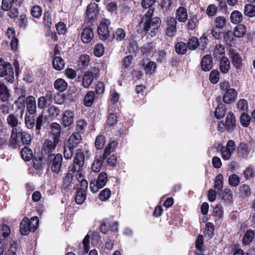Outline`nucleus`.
<instances>
[{
  "label": "nucleus",
  "instance_id": "f257e3e1",
  "mask_svg": "<svg viewBox=\"0 0 255 255\" xmlns=\"http://www.w3.org/2000/svg\"><path fill=\"white\" fill-rule=\"evenodd\" d=\"M25 103H26L27 112L30 114H34L36 112V99L33 96H29L25 99V95H22L16 101L15 103L18 107L19 108L21 105L23 108L20 112V119H21L23 116Z\"/></svg>",
  "mask_w": 255,
  "mask_h": 255
},
{
  "label": "nucleus",
  "instance_id": "f03ea898",
  "mask_svg": "<svg viewBox=\"0 0 255 255\" xmlns=\"http://www.w3.org/2000/svg\"><path fill=\"white\" fill-rule=\"evenodd\" d=\"M39 223L38 218L33 217L29 220L27 217H24L20 224V231L21 234L27 235L30 232H34Z\"/></svg>",
  "mask_w": 255,
  "mask_h": 255
},
{
  "label": "nucleus",
  "instance_id": "7ed1b4c3",
  "mask_svg": "<svg viewBox=\"0 0 255 255\" xmlns=\"http://www.w3.org/2000/svg\"><path fill=\"white\" fill-rule=\"evenodd\" d=\"M142 22L144 31L151 37H153L158 31L161 20L158 17H154L150 20H144Z\"/></svg>",
  "mask_w": 255,
  "mask_h": 255
},
{
  "label": "nucleus",
  "instance_id": "20e7f679",
  "mask_svg": "<svg viewBox=\"0 0 255 255\" xmlns=\"http://www.w3.org/2000/svg\"><path fill=\"white\" fill-rule=\"evenodd\" d=\"M48 164L52 172L58 174L61 170L63 156L61 154H51L48 157Z\"/></svg>",
  "mask_w": 255,
  "mask_h": 255
},
{
  "label": "nucleus",
  "instance_id": "39448f33",
  "mask_svg": "<svg viewBox=\"0 0 255 255\" xmlns=\"http://www.w3.org/2000/svg\"><path fill=\"white\" fill-rule=\"evenodd\" d=\"M0 77H5V80L12 83L14 80V72L11 65L0 59Z\"/></svg>",
  "mask_w": 255,
  "mask_h": 255
},
{
  "label": "nucleus",
  "instance_id": "423d86ee",
  "mask_svg": "<svg viewBox=\"0 0 255 255\" xmlns=\"http://www.w3.org/2000/svg\"><path fill=\"white\" fill-rule=\"evenodd\" d=\"M76 176L79 182H81V186L83 187L77 191L75 196V201L76 203L80 205L83 204L86 199V191L84 188H86L88 187V182L86 180L83 179L82 173H78Z\"/></svg>",
  "mask_w": 255,
  "mask_h": 255
},
{
  "label": "nucleus",
  "instance_id": "0eeeda50",
  "mask_svg": "<svg viewBox=\"0 0 255 255\" xmlns=\"http://www.w3.org/2000/svg\"><path fill=\"white\" fill-rule=\"evenodd\" d=\"M111 24L109 19H103L98 27V34L100 39L103 40H106L109 37V26Z\"/></svg>",
  "mask_w": 255,
  "mask_h": 255
},
{
  "label": "nucleus",
  "instance_id": "6e6552de",
  "mask_svg": "<svg viewBox=\"0 0 255 255\" xmlns=\"http://www.w3.org/2000/svg\"><path fill=\"white\" fill-rule=\"evenodd\" d=\"M230 57L234 67L238 72L241 71L243 67V59L237 50L231 48L229 50Z\"/></svg>",
  "mask_w": 255,
  "mask_h": 255
},
{
  "label": "nucleus",
  "instance_id": "1a4fd4ad",
  "mask_svg": "<svg viewBox=\"0 0 255 255\" xmlns=\"http://www.w3.org/2000/svg\"><path fill=\"white\" fill-rule=\"evenodd\" d=\"M1 8L4 11H9L8 15L11 18L18 15V10L14 6V0H2Z\"/></svg>",
  "mask_w": 255,
  "mask_h": 255
},
{
  "label": "nucleus",
  "instance_id": "9d476101",
  "mask_svg": "<svg viewBox=\"0 0 255 255\" xmlns=\"http://www.w3.org/2000/svg\"><path fill=\"white\" fill-rule=\"evenodd\" d=\"M75 117L74 112L70 110L65 111L62 116V123L64 127H68L71 126L73 122Z\"/></svg>",
  "mask_w": 255,
  "mask_h": 255
},
{
  "label": "nucleus",
  "instance_id": "9b49d317",
  "mask_svg": "<svg viewBox=\"0 0 255 255\" xmlns=\"http://www.w3.org/2000/svg\"><path fill=\"white\" fill-rule=\"evenodd\" d=\"M176 24L177 21L174 18H170L167 20L165 30L166 35L170 37L175 35L177 30Z\"/></svg>",
  "mask_w": 255,
  "mask_h": 255
},
{
  "label": "nucleus",
  "instance_id": "f8f14e48",
  "mask_svg": "<svg viewBox=\"0 0 255 255\" xmlns=\"http://www.w3.org/2000/svg\"><path fill=\"white\" fill-rule=\"evenodd\" d=\"M237 96V91L234 88H230L224 93L223 101L227 104L232 103L236 100Z\"/></svg>",
  "mask_w": 255,
  "mask_h": 255
},
{
  "label": "nucleus",
  "instance_id": "ddd939ff",
  "mask_svg": "<svg viewBox=\"0 0 255 255\" xmlns=\"http://www.w3.org/2000/svg\"><path fill=\"white\" fill-rule=\"evenodd\" d=\"M82 143V137L78 133H73L69 138L67 144L74 148L77 147Z\"/></svg>",
  "mask_w": 255,
  "mask_h": 255
},
{
  "label": "nucleus",
  "instance_id": "4468645a",
  "mask_svg": "<svg viewBox=\"0 0 255 255\" xmlns=\"http://www.w3.org/2000/svg\"><path fill=\"white\" fill-rule=\"evenodd\" d=\"M94 36V33L93 29L90 27H86L82 32L81 38L84 43H88L93 39Z\"/></svg>",
  "mask_w": 255,
  "mask_h": 255
},
{
  "label": "nucleus",
  "instance_id": "2eb2a0df",
  "mask_svg": "<svg viewBox=\"0 0 255 255\" xmlns=\"http://www.w3.org/2000/svg\"><path fill=\"white\" fill-rule=\"evenodd\" d=\"M99 12L98 4L96 3H91L87 8V16L88 18L91 20H94Z\"/></svg>",
  "mask_w": 255,
  "mask_h": 255
},
{
  "label": "nucleus",
  "instance_id": "dca6fc26",
  "mask_svg": "<svg viewBox=\"0 0 255 255\" xmlns=\"http://www.w3.org/2000/svg\"><path fill=\"white\" fill-rule=\"evenodd\" d=\"M212 57L211 55H205L201 62V67L202 70L209 71L212 68Z\"/></svg>",
  "mask_w": 255,
  "mask_h": 255
},
{
  "label": "nucleus",
  "instance_id": "f3484780",
  "mask_svg": "<svg viewBox=\"0 0 255 255\" xmlns=\"http://www.w3.org/2000/svg\"><path fill=\"white\" fill-rule=\"evenodd\" d=\"M50 132L54 136L55 142H59V137L61 131V126L57 123L54 122L51 124L50 126Z\"/></svg>",
  "mask_w": 255,
  "mask_h": 255
},
{
  "label": "nucleus",
  "instance_id": "a211bd4d",
  "mask_svg": "<svg viewBox=\"0 0 255 255\" xmlns=\"http://www.w3.org/2000/svg\"><path fill=\"white\" fill-rule=\"evenodd\" d=\"M7 124L12 128H17L18 125H21V122L18 119V116L14 114L8 115L6 118Z\"/></svg>",
  "mask_w": 255,
  "mask_h": 255
},
{
  "label": "nucleus",
  "instance_id": "6ab92c4d",
  "mask_svg": "<svg viewBox=\"0 0 255 255\" xmlns=\"http://www.w3.org/2000/svg\"><path fill=\"white\" fill-rule=\"evenodd\" d=\"M225 124L228 131H231L234 129L236 127V120L232 113H229L227 115Z\"/></svg>",
  "mask_w": 255,
  "mask_h": 255
},
{
  "label": "nucleus",
  "instance_id": "aec40b11",
  "mask_svg": "<svg viewBox=\"0 0 255 255\" xmlns=\"http://www.w3.org/2000/svg\"><path fill=\"white\" fill-rule=\"evenodd\" d=\"M231 22L233 24H239L243 20V15L239 10H234L231 12L230 16Z\"/></svg>",
  "mask_w": 255,
  "mask_h": 255
},
{
  "label": "nucleus",
  "instance_id": "412c9836",
  "mask_svg": "<svg viewBox=\"0 0 255 255\" xmlns=\"http://www.w3.org/2000/svg\"><path fill=\"white\" fill-rule=\"evenodd\" d=\"M94 79V75L90 71H87L85 73L83 78L82 84L85 88L90 87Z\"/></svg>",
  "mask_w": 255,
  "mask_h": 255
},
{
  "label": "nucleus",
  "instance_id": "4be33fe9",
  "mask_svg": "<svg viewBox=\"0 0 255 255\" xmlns=\"http://www.w3.org/2000/svg\"><path fill=\"white\" fill-rule=\"evenodd\" d=\"M176 19L180 22H185L187 19V13L185 8L179 7L176 12Z\"/></svg>",
  "mask_w": 255,
  "mask_h": 255
},
{
  "label": "nucleus",
  "instance_id": "5701e85b",
  "mask_svg": "<svg viewBox=\"0 0 255 255\" xmlns=\"http://www.w3.org/2000/svg\"><path fill=\"white\" fill-rule=\"evenodd\" d=\"M32 114L26 113L24 117V124L25 127L30 129L34 128L35 126V119Z\"/></svg>",
  "mask_w": 255,
  "mask_h": 255
},
{
  "label": "nucleus",
  "instance_id": "b1692460",
  "mask_svg": "<svg viewBox=\"0 0 255 255\" xmlns=\"http://www.w3.org/2000/svg\"><path fill=\"white\" fill-rule=\"evenodd\" d=\"M230 68V63L229 59L225 56L222 57L220 60V69L223 73H227Z\"/></svg>",
  "mask_w": 255,
  "mask_h": 255
},
{
  "label": "nucleus",
  "instance_id": "393cba45",
  "mask_svg": "<svg viewBox=\"0 0 255 255\" xmlns=\"http://www.w3.org/2000/svg\"><path fill=\"white\" fill-rule=\"evenodd\" d=\"M247 32V28L244 24H238L234 29L233 34L236 37H242Z\"/></svg>",
  "mask_w": 255,
  "mask_h": 255
},
{
  "label": "nucleus",
  "instance_id": "a878e982",
  "mask_svg": "<svg viewBox=\"0 0 255 255\" xmlns=\"http://www.w3.org/2000/svg\"><path fill=\"white\" fill-rule=\"evenodd\" d=\"M52 65L55 70L59 71L64 68L65 62L61 57L56 56L53 60Z\"/></svg>",
  "mask_w": 255,
  "mask_h": 255
},
{
  "label": "nucleus",
  "instance_id": "bb28decb",
  "mask_svg": "<svg viewBox=\"0 0 255 255\" xmlns=\"http://www.w3.org/2000/svg\"><path fill=\"white\" fill-rule=\"evenodd\" d=\"M55 88L59 92L65 91L68 86L67 82L63 79H57L54 82Z\"/></svg>",
  "mask_w": 255,
  "mask_h": 255
},
{
  "label": "nucleus",
  "instance_id": "cd10ccee",
  "mask_svg": "<svg viewBox=\"0 0 255 255\" xmlns=\"http://www.w3.org/2000/svg\"><path fill=\"white\" fill-rule=\"evenodd\" d=\"M84 160L85 155L83 152H81V150H79V151L76 152L74 157V163L77 165L79 167H81L84 165Z\"/></svg>",
  "mask_w": 255,
  "mask_h": 255
},
{
  "label": "nucleus",
  "instance_id": "c85d7f7f",
  "mask_svg": "<svg viewBox=\"0 0 255 255\" xmlns=\"http://www.w3.org/2000/svg\"><path fill=\"white\" fill-rule=\"evenodd\" d=\"M21 132H18L17 128H12L10 137V142L13 144H17L18 143V137L21 135Z\"/></svg>",
  "mask_w": 255,
  "mask_h": 255
},
{
  "label": "nucleus",
  "instance_id": "c756f323",
  "mask_svg": "<svg viewBox=\"0 0 255 255\" xmlns=\"http://www.w3.org/2000/svg\"><path fill=\"white\" fill-rule=\"evenodd\" d=\"M244 14L248 17H253L255 16V5L249 3L245 5Z\"/></svg>",
  "mask_w": 255,
  "mask_h": 255
},
{
  "label": "nucleus",
  "instance_id": "7c9ffc66",
  "mask_svg": "<svg viewBox=\"0 0 255 255\" xmlns=\"http://www.w3.org/2000/svg\"><path fill=\"white\" fill-rule=\"evenodd\" d=\"M95 99V94L93 91H89L86 94L84 99V104L86 107L92 105Z\"/></svg>",
  "mask_w": 255,
  "mask_h": 255
},
{
  "label": "nucleus",
  "instance_id": "2f4dec72",
  "mask_svg": "<svg viewBox=\"0 0 255 255\" xmlns=\"http://www.w3.org/2000/svg\"><path fill=\"white\" fill-rule=\"evenodd\" d=\"M87 122L84 119H79L76 121V130L79 134L83 133L87 127Z\"/></svg>",
  "mask_w": 255,
  "mask_h": 255
},
{
  "label": "nucleus",
  "instance_id": "473e14b6",
  "mask_svg": "<svg viewBox=\"0 0 255 255\" xmlns=\"http://www.w3.org/2000/svg\"><path fill=\"white\" fill-rule=\"evenodd\" d=\"M9 98V93L7 87L0 84V99L3 102L8 101Z\"/></svg>",
  "mask_w": 255,
  "mask_h": 255
},
{
  "label": "nucleus",
  "instance_id": "72a5a7b5",
  "mask_svg": "<svg viewBox=\"0 0 255 255\" xmlns=\"http://www.w3.org/2000/svg\"><path fill=\"white\" fill-rule=\"evenodd\" d=\"M254 236L255 233L253 230H248L245 234L242 239L243 244L244 245L249 244L252 241Z\"/></svg>",
  "mask_w": 255,
  "mask_h": 255
},
{
  "label": "nucleus",
  "instance_id": "f704fd0d",
  "mask_svg": "<svg viewBox=\"0 0 255 255\" xmlns=\"http://www.w3.org/2000/svg\"><path fill=\"white\" fill-rule=\"evenodd\" d=\"M22 158L25 161H29L33 157L32 150L28 147H24L21 151Z\"/></svg>",
  "mask_w": 255,
  "mask_h": 255
},
{
  "label": "nucleus",
  "instance_id": "c9c22d12",
  "mask_svg": "<svg viewBox=\"0 0 255 255\" xmlns=\"http://www.w3.org/2000/svg\"><path fill=\"white\" fill-rule=\"evenodd\" d=\"M103 161L100 156H96L92 165V170L94 172H98L100 171Z\"/></svg>",
  "mask_w": 255,
  "mask_h": 255
},
{
  "label": "nucleus",
  "instance_id": "e433bc0d",
  "mask_svg": "<svg viewBox=\"0 0 255 255\" xmlns=\"http://www.w3.org/2000/svg\"><path fill=\"white\" fill-rule=\"evenodd\" d=\"M223 176L220 174L216 177L214 187L218 191H221L223 187Z\"/></svg>",
  "mask_w": 255,
  "mask_h": 255
},
{
  "label": "nucleus",
  "instance_id": "4c0bfd02",
  "mask_svg": "<svg viewBox=\"0 0 255 255\" xmlns=\"http://www.w3.org/2000/svg\"><path fill=\"white\" fill-rule=\"evenodd\" d=\"M108 180V175L106 172H101L96 181L99 184V187L103 188L106 185Z\"/></svg>",
  "mask_w": 255,
  "mask_h": 255
},
{
  "label": "nucleus",
  "instance_id": "58836bf2",
  "mask_svg": "<svg viewBox=\"0 0 255 255\" xmlns=\"http://www.w3.org/2000/svg\"><path fill=\"white\" fill-rule=\"evenodd\" d=\"M126 37L125 30L121 28H118L114 34L113 38L117 41H121L124 40Z\"/></svg>",
  "mask_w": 255,
  "mask_h": 255
},
{
  "label": "nucleus",
  "instance_id": "ea45409f",
  "mask_svg": "<svg viewBox=\"0 0 255 255\" xmlns=\"http://www.w3.org/2000/svg\"><path fill=\"white\" fill-rule=\"evenodd\" d=\"M44 122V114L43 113L40 114L36 119L35 128L37 131V133L39 134L40 130L41 129V127L43 125Z\"/></svg>",
  "mask_w": 255,
  "mask_h": 255
},
{
  "label": "nucleus",
  "instance_id": "a19ab883",
  "mask_svg": "<svg viewBox=\"0 0 255 255\" xmlns=\"http://www.w3.org/2000/svg\"><path fill=\"white\" fill-rule=\"evenodd\" d=\"M198 44V39L196 37H192L189 39L187 46L190 50H193L197 48Z\"/></svg>",
  "mask_w": 255,
  "mask_h": 255
},
{
  "label": "nucleus",
  "instance_id": "79ce46f5",
  "mask_svg": "<svg viewBox=\"0 0 255 255\" xmlns=\"http://www.w3.org/2000/svg\"><path fill=\"white\" fill-rule=\"evenodd\" d=\"M187 46L184 42H178L175 46L176 52L180 54H184L186 52Z\"/></svg>",
  "mask_w": 255,
  "mask_h": 255
},
{
  "label": "nucleus",
  "instance_id": "37998d69",
  "mask_svg": "<svg viewBox=\"0 0 255 255\" xmlns=\"http://www.w3.org/2000/svg\"><path fill=\"white\" fill-rule=\"evenodd\" d=\"M240 181V177L236 174H232L229 177V183L231 186H237Z\"/></svg>",
  "mask_w": 255,
  "mask_h": 255
},
{
  "label": "nucleus",
  "instance_id": "c03bdc74",
  "mask_svg": "<svg viewBox=\"0 0 255 255\" xmlns=\"http://www.w3.org/2000/svg\"><path fill=\"white\" fill-rule=\"evenodd\" d=\"M105 49L104 46L102 44H97L95 46L94 53L97 57H101L104 53Z\"/></svg>",
  "mask_w": 255,
  "mask_h": 255
},
{
  "label": "nucleus",
  "instance_id": "a18cd8bd",
  "mask_svg": "<svg viewBox=\"0 0 255 255\" xmlns=\"http://www.w3.org/2000/svg\"><path fill=\"white\" fill-rule=\"evenodd\" d=\"M74 150V148L66 144L64 150V156L65 158L66 159H71L73 156Z\"/></svg>",
  "mask_w": 255,
  "mask_h": 255
},
{
  "label": "nucleus",
  "instance_id": "49530a36",
  "mask_svg": "<svg viewBox=\"0 0 255 255\" xmlns=\"http://www.w3.org/2000/svg\"><path fill=\"white\" fill-rule=\"evenodd\" d=\"M240 194L243 197H246L251 194V189L248 185L244 184L240 188Z\"/></svg>",
  "mask_w": 255,
  "mask_h": 255
},
{
  "label": "nucleus",
  "instance_id": "de8ad7c7",
  "mask_svg": "<svg viewBox=\"0 0 255 255\" xmlns=\"http://www.w3.org/2000/svg\"><path fill=\"white\" fill-rule=\"evenodd\" d=\"M105 143V138L102 135H100L97 136L95 140V146L98 149H100L104 147Z\"/></svg>",
  "mask_w": 255,
  "mask_h": 255
},
{
  "label": "nucleus",
  "instance_id": "09e8293b",
  "mask_svg": "<svg viewBox=\"0 0 255 255\" xmlns=\"http://www.w3.org/2000/svg\"><path fill=\"white\" fill-rule=\"evenodd\" d=\"M111 196V191L109 188H105L99 194V199L102 201H107Z\"/></svg>",
  "mask_w": 255,
  "mask_h": 255
},
{
  "label": "nucleus",
  "instance_id": "8fccbe9b",
  "mask_svg": "<svg viewBox=\"0 0 255 255\" xmlns=\"http://www.w3.org/2000/svg\"><path fill=\"white\" fill-rule=\"evenodd\" d=\"M156 68V64L154 61L149 62L145 67L146 74H152L154 73Z\"/></svg>",
  "mask_w": 255,
  "mask_h": 255
},
{
  "label": "nucleus",
  "instance_id": "3c124183",
  "mask_svg": "<svg viewBox=\"0 0 255 255\" xmlns=\"http://www.w3.org/2000/svg\"><path fill=\"white\" fill-rule=\"evenodd\" d=\"M155 44L152 42L144 44L141 47V51L144 53H148L155 49Z\"/></svg>",
  "mask_w": 255,
  "mask_h": 255
},
{
  "label": "nucleus",
  "instance_id": "603ef678",
  "mask_svg": "<svg viewBox=\"0 0 255 255\" xmlns=\"http://www.w3.org/2000/svg\"><path fill=\"white\" fill-rule=\"evenodd\" d=\"M233 198V193L229 189H225L223 193V199L227 202H231Z\"/></svg>",
  "mask_w": 255,
  "mask_h": 255
},
{
  "label": "nucleus",
  "instance_id": "864d4df0",
  "mask_svg": "<svg viewBox=\"0 0 255 255\" xmlns=\"http://www.w3.org/2000/svg\"><path fill=\"white\" fill-rule=\"evenodd\" d=\"M48 112L51 117L55 118L59 115L60 110L58 108L54 106H52L49 108Z\"/></svg>",
  "mask_w": 255,
  "mask_h": 255
},
{
  "label": "nucleus",
  "instance_id": "5fc2aeb1",
  "mask_svg": "<svg viewBox=\"0 0 255 255\" xmlns=\"http://www.w3.org/2000/svg\"><path fill=\"white\" fill-rule=\"evenodd\" d=\"M209 79L212 83H217L219 79V72L217 70H212L210 74Z\"/></svg>",
  "mask_w": 255,
  "mask_h": 255
},
{
  "label": "nucleus",
  "instance_id": "6e6d98bb",
  "mask_svg": "<svg viewBox=\"0 0 255 255\" xmlns=\"http://www.w3.org/2000/svg\"><path fill=\"white\" fill-rule=\"evenodd\" d=\"M237 108L240 111H247L248 109V104L247 100L245 99L240 100L237 104Z\"/></svg>",
  "mask_w": 255,
  "mask_h": 255
},
{
  "label": "nucleus",
  "instance_id": "4d7b16f0",
  "mask_svg": "<svg viewBox=\"0 0 255 255\" xmlns=\"http://www.w3.org/2000/svg\"><path fill=\"white\" fill-rule=\"evenodd\" d=\"M250 117L247 114L243 113L241 115L240 117V121L242 125L244 127H248L250 124Z\"/></svg>",
  "mask_w": 255,
  "mask_h": 255
},
{
  "label": "nucleus",
  "instance_id": "13d9d810",
  "mask_svg": "<svg viewBox=\"0 0 255 255\" xmlns=\"http://www.w3.org/2000/svg\"><path fill=\"white\" fill-rule=\"evenodd\" d=\"M17 243L15 241L11 240L10 241V247L8 250V255H17Z\"/></svg>",
  "mask_w": 255,
  "mask_h": 255
},
{
  "label": "nucleus",
  "instance_id": "bf43d9fd",
  "mask_svg": "<svg viewBox=\"0 0 255 255\" xmlns=\"http://www.w3.org/2000/svg\"><path fill=\"white\" fill-rule=\"evenodd\" d=\"M31 15L35 18L39 17L42 14V9L38 5L33 6L31 10Z\"/></svg>",
  "mask_w": 255,
  "mask_h": 255
},
{
  "label": "nucleus",
  "instance_id": "052dcab7",
  "mask_svg": "<svg viewBox=\"0 0 255 255\" xmlns=\"http://www.w3.org/2000/svg\"><path fill=\"white\" fill-rule=\"evenodd\" d=\"M21 138L23 144H28L31 140L30 135L26 131H22L21 133Z\"/></svg>",
  "mask_w": 255,
  "mask_h": 255
},
{
  "label": "nucleus",
  "instance_id": "680f3d73",
  "mask_svg": "<svg viewBox=\"0 0 255 255\" xmlns=\"http://www.w3.org/2000/svg\"><path fill=\"white\" fill-rule=\"evenodd\" d=\"M58 142H55V138H53V141L49 140H46L44 142V145L48 149V152H50L55 149Z\"/></svg>",
  "mask_w": 255,
  "mask_h": 255
},
{
  "label": "nucleus",
  "instance_id": "e2e57ef3",
  "mask_svg": "<svg viewBox=\"0 0 255 255\" xmlns=\"http://www.w3.org/2000/svg\"><path fill=\"white\" fill-rule=\"evenodd\" d=\"M166 52L165 50H160L154 55L155 60L158 62H162L165 59Z\"/></svg>",
  "mask_w": 255,
  "mask_h": 255
},
{
  "label": "nucleus",
  "instance_id": "0e129e2a",
  "mask_svg": "<svg viewBox=\"0 0 255 255\" xmlns=\"http://www.w3.org/2000/svg\"><path fill=\"white\" fill-rule=\"evenodd\" d=\"M221 153L222 157L224 160H229L233 153L223 146L221 148Z\"/></svg>",
  "mask_w": 255,
  "mask_h": 255
},
{
  "label": "nucleus",
  "instance_id": "69168bd1",
  "mask_svg": "<svg viewBox=\"0 0 255 255\" xmlns=\"http://www.w3.org/2000/svg\"><path fill=\"white\" fill-rule=\"evenodd\" d=\"M117 122V117L115 114L111 113L109 115L107 124L110 126H113Z\"/></svg>",
  "mask_w": 255,
  "mask_h": 255
},
{
  "label": "nucleus",
  "instance_id": "338daca9",
  "mask_svg": "<svg viewBox=\"0 0 255 255\" xmlns=\"http://www.w3.org/2000/svg\"><path fill=\"white\" fill-rule=\"evenodd\" d=\"M225 23L226 18L224 16L217 17L215 20L216 27L219 28H222L225 25Z\"/></svg>",
  "mask_w": 255,
  "mask_h": 255
},
{
  "label": "nucleus",
  "instance_id": "774afa93",
  "mask_svg": "<svg viewBox=\"0 0 255 255\" xmlns=\"http://www.w3.org/2000/svg\"><path fill=\"white\" fill-rule=\"evenodd\" d=\"M132 56L131 55H128L125 57L123 60V67L125 68H129L132 63Z\"/></svg>",
  "mask_w": 255,
  "mask_h": 255
}]
</instances>
